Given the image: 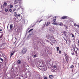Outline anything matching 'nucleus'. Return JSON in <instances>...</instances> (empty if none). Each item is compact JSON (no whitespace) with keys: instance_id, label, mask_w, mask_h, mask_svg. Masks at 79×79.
Masks as SVG:
<instances>
[{"instance_id":"nucleus-1","label":"nucleus","mask_w":79,"mask_h":79,"mask_svg":"<svg viewBox=\"0 0 79 79\" xmlns=\"http://www.w3.org/2000/svg\"><path fill=\"white\" fill-rule=\"evenodd\" d=\"M45 62L44 60H41L39 62L36 61L35 64L37 66H38L39 68L42 71H46L47 70V67L45 66Z\"/></svg>"},{"instance_id":"nucleus-2","label":"nucleus","mask_w":79,"mask_h":79,"mask_svg":"<svg viewBox=\"0 0 79 79\" xmlns=\"http://www.w3.org/2000/svg\"><path fill=\"white\" fill-rule=\"evenodd\" d=\"M46 38L48 39H49L50 41L52 42L55 40V37H54V36L52 34L50 35H46Z\"/></svg>"},{"instance_id":"nucleus-3","label":"nucleus","mask_w":79,"mask_h":79,"mask_svg":"<svg viewBox=\"0 0 79 79\" xmlns=\"http://www.w3.org/2000/svg\"><path fill=\"white\" fill-rule=\"evenodd\" d=\"M73 48L74 50V52L75 53L76 56H77V57L78 56H77V50H79V48H77L76 46H74L73 47Z\"/></svg>"},{"instance_id":"nucleus-4","label":"nucleus","mask_w":79,"mask_h":79,"mask_svg":"<svg viewBox=\"0 0 79 79\" xmlns=\"http://www.w3.org/2000/svg\"><path fill=\"white\" fill-rule=\"evenodd\" d=\"M26 52H27V49L24 48L22 49L21 53L23 55H24V54H25Z\"/></svg>"},{"instance_id":"nucleus-5","label":"nucleus","mask_w":79,"mask_h":79,"mask_svg":"<svg viewBox=\"0 0 79 79\" xmlns=\"http://www.w3.org/2000/svg\"><path fill=\"white\" fill-rule=\"evenodd\" d=\"M49 30L50 31H54V28L52 27H50L49 28Z\"/></svg>"},{"instance_id":"nucleus-6","label":"nucleus","mask_w":79,"mask_h":79,"mask_svg":"<svg viewBox=\"0 0 79 79\" xmlns=\"http://www.w3.org/2000/svg\"><path fill=\"white\" fill-rule=\"evenodd\" d=\"M64 55H65V59L66 60L67 63H68V60H67V58H68V55L67 54H66V53H64Z\"/></svg>"},{"instance_id":"nucleus-7","label":"nucleus","mask_w":79,"mask_h":79,"mask_svg":"<svg viewBox=\"0 0 79 79\" xmlns=\"http://www.w3.org/2000/svg\"><path fill=\"white\" fill-rule=\"evenodd\" d=\"M13 25L12 24H10V30H12L13 29Z\"/></svg>"},{"instance_id":"nucleus-8","label":"nucleus","mask_w":79,"mask_h":79,"mask_svg":"<svg viewBox=\"0 0 79 79\" xmlns=\"http://www.w3.org/2000/svg\"><path fill=\"white\" fill-rule=\"evenodd\" d=\"M67 18H68V16H64L62 18H61V19H66Z\"/></svg>"},{"instance_id":"nucleus-9","label":"nucleus","mask_w":79,"mask_h":79,"mask_svg":"<svg viewBox=\"0 0 79 79\" xmlns=\"http://www.w3.org/2000/svg\"><path fill=\"white\" fill-rule=\"evenodd\" d=\"M63 32L64 35L65 36H66V34H67V32L66 31H64Z\"/></svg>"},{"instance_id":"nucleus-10","label":"nucleus","mask_w":79,"mask_h":79,"mask_svg":"<svg viewBox=\"0 0 79 79\" xmlns=\"http://www.w3.org/2000/svg\"><path fill=\"white\" fill-rule=\"evenodd\" d=\"M56 17H53V21L54 22H55V21H56Z\"/></svg>"},{"instance_id":"nucleus-11","label":"nucleus","mask_w":79,"mask_h":79,"mask_svg":"<svg viewBox=\"0 0 79 79\" xmlns=\"http://www.w3.org/2000/svg\"><path fill=\"white\" fill-rule=\"evenodd\" d=\"M50 24V21H48L46 24V26H48Z\"/></svg>"},{"instance_id":"nucleus-12","label":"nucleus","mask_w":79,"mask_h":79,"mask_svg":"<svg viewBox=\"0 0 79 79\" xmlns=\"http://www.w3.org/2000/svg\"><path fill=\"white\" fill-rule=\"evenodd\" d=\"M18 63L19 64H21V60H19L17 61Z\"/></svg>"},{"instance_id":"nucleus-13","label":"nucleus","mask_w":79,"mask_h":79,"mask_svg":"<svg viewBox=\"0 0 79 79\" xmlns=\"http://www.w3.org/2000/svg\"><path fill=\"white\" fill-rule=\"evenodd\" d=\"M49 77L50 79H53V76L51 75H49Z\"/></svg>"},{"instance_id":"nucleus-14","label":"nucleus","mask_w":79,"mask_h":79,"mask_svg":"<svg viewBox=\"0 0 79 79\" xmlns=\"http://www.w3.org/2000/svg\"><path fill=\"white\" fill-rule=\"evenodd\" d=\"M13 54H14V52L13 53H10V57L11 58V56H13Z\"/></svg>"},{"instance_id":"nucleus-15","label":"nucleus","mask_w":79,"mask_h":79,"mask_svg":"<svg viewBox=\"0 0 79 79\" xmlns=\"http://www.w3.org/2000/svg\"><path fill=\"white\" fill-rule=\"evenodd\" d=\"M59 25L60 26H63V23H60L59 24Z\"/></svg>"},{"instance_id":"nucleus-16","label":"nucleus","mask_w":79,"mask_h":79,"mask_svg":"<svg viewBox=\"0 0 79 79\" xmlns=\"http://www.w3.org/2000/svg\"><path fill=\"white\" fill-rule=\"evenodd\" d=\"M4 5L5 6H6V5H7V3H6V2H4Z\"/></svg>"},{"instance_id":"nucleus-17","label":"nucleus","mask_w":79,"mask_h":79,"mask_svg":"<svg viewBox=\"0 0 79 79\" xmlns=\"http://www.w3.org/2000/svg\"><path fill=\"white\" fill-rule=\"evenodd\" d=\"M8 11V10L7 9H6V8L5 9V11L6 13V12H7V11Z\"/></svg>"},{"instance_id":"nucleus-18","label":"nucleus","mask_w":79,"mask_h":79,"mask_svg":"<svg viewBox=\"0 0 79 79\" xmlns=\"http://www.w3.org/2000/svg\"><path fill=\"white\" fill-rule=\"evenodd\" d=\"M17 3V1L16 0H15L14 1V4H16Z\"/></svg>"},{"instance_id":"nucleus-19","label":"nucleus","mask_w":79,"mask_h":79,"mask_svg":"<svg viewBox=\"0 0 79 79\" xmlns=\"http://www.w3.org/2000/svg\"><path fill=\"white\" fill-rule=\"evenodd\" d=\"M53 24H54V25H57L58 24V23H56L55 22H54L53 23H52Z\"/></svg>"},{"instance_id":"nucleus-20","label":"nucleus","mask_w":79,"mask_h":79,"mask_svg":"<svg viewBox=\"0 0 79 79\" xmlns=\"http://www.w3.org/2000/svg\"><path fill=\"white\" fill-rule=\"evenodd\" d=\"M13 5H10V8H13Z\"/></svg>"},{"instance_id":"nucleus-21","label":"nucleus","mask_w":79,"mask_h":79,"mask_svg":"<svg viewBox=\"0 0 79 79\" xmlns=\"http://www.w3.org/2000/svg\"><path fill=\"white\" fill-rule=\"evenodd\" d=\"M57 51H59L60 50V48L58 47L56 48Z\"/></svg>"},{"instance_id":"nucleus-22","label":"nucleus","mask_w":79,"mask_h":79,"mask_svg":"<svg viewBox=\"0 0 79 79\" xmlns=\"http://www.w3.org/2000/svg\"><path fill=\"white\" fill-rule=\"evenodd\" d=\"M74 65H71L70 66V68H74Z\"/></svg>"},{"instance_id":"nucleus-23","label":"nucleus","mask_w":79,"mask_h":79,"mask_svg":"<svg viewBox=\"0 0 79 79\" xmlns=\"http://www.w3.org/2000/svg\"><path fill=\"white\" fill-rule=\"evenodd\" d=\"M32 30H33V29H31L28 31V32L29 33V32H30L31 31H32Z\"/></svg>"},{"instance_id":"nucleus-24","label":"nucleus","mask_w":79,"mask_h":79,"mask_svg":"<svg viewBox=\"0 0 79 79\" xmlns=\"http://www.w3.org/2000/svg\"><path fill=\"white\" fill-rule=\"evenodd\" d=\"M33 57H34V58H35V57H37V55H36V54L34 55L33 56Z\"/></svg>"},{"instance_id":"nucleus-25","label":"nucleus","mask_w":79,"mask_h":79,"mask_svg":"<svg viewBox=\"0 0 79 79\" xmlns=\"http://www.w3.org/2000/svg\"><path fill=\"white\" fill-rule=\"evenodd\" d=\"M59 53L60 54H61V51L60 50L59 51Z\"/></svg>"},{"instance_id":"nucleus-26","label":"nucleus","mask_w":79,"mask_h":79,"mask_svg":"<svg viewBox=\"0 0 79 79\" xmlns=\"http://www.w3.org/2000/svg\"><path fill=\"white\" fill-rule=\"evenodd\" d=\"M53 67L54 68H56V65H54L53 66Z\"/></svg>"},{"instance_id":"nucleus-27","label":"nucleus","mask_w":79,"mask_h":79,"mask_svg":"<svg viewBox=\"0 0 79 79\" xmlns=\"http://www.w3.org/2000/svg\"><path fill=\"white\" fill-rule=\"evenodd\" d=\"M52 15H50V16H48V19H49V18H50L51 17H52Z\"/></svg>"},{"instance_id":"nucleus-28","label":"nucleus","mask_w":79,"mask_h":79,"mask_svg":"<svg viewBox=\"0 0 79 79\" xmlns=\"http://www.w3.org/2000/svg\"><path fill=\"white\" fill-rule=\"evenodd\" d=\"M79 26V25H77L76 23L74 24V26Z\"/></svg>"},{"instance_id":"nucleus-29","label":"nucleus","mask_w":79,"mask_h":79,"mask_svg":"<svg viewBox=\"0 0 79 79\" xmlns=\"http://www.w3.org/2000/svg\"><path fill=\"white\" fill-rule=\"evenodd\" d=\"M71 54L72 55H74V52L72 53Z\"/></svg>"},{"instance_id":"nucleus-30","label":"nucleus","mask_w":79,"mask_h":79,"mask_svg":"<svg viewBox=\"0 0 79 79\" xmlns=\"http://www.w3.org/2000/svg\"><path fill=\"white\" fill-rule=\"evenodd\" d=\"M9 11L10 12H11V11H12V10L11 9H9Z\"/></svg>"},{"instance_id":"nucleus-31","label":"nucleus","mask_w":79,"mask_h":79,"mask_svg":"<svg viewBox=\"0 0 79 79\" xmlns=\"http://www.w3.org/2000/svg\"><path fill=\"white\" fill-rule=\"evenodd\" d=\"M71 34H72V37H74V35L72 34V33H71Z\"/></svg>"},{"instance_id":"nucleus-32","label":"nucleus","mask_w":79,"mask_h":79,"mask_svg":"<svg viewBox=\"0 0 79 79\" xmlns=\"http://www.w3.org/2000/svg\"><path fill=\"white\" fill-rule=\"evenodd\" d=\"M16 9H14L13 10V12L15 11H16Z\"/></svg>"},{"instance_id":"nucleus-33","label":"nucleus","mask_w":79,"mask_h":79,"mask_svg":"<svg viewBox=\"0 0 79 79\" xmlns=\"http://www.w3.org/2000/svg\"><path fill=\"white\" fill-rule=\"evenodd\" d=\"M64 40L66 41V44H68V42H67V40H65V39H64Z\"/></svg>"},{"instance_id":"nucleus-34","label":"nucleus","mask_w":79,"mask_h":79,"mask_svg":"<svg viewBox=\"0 0 79 79\" xmlns=\"http://www.w3.org/2000/svg\"><path fill=\"white\" fill-rule=\"evenodd\" d=\"M0 60H1V61H3V59H2V58H0Z\"/></svg>"},{"instance_id":"nucleus-35","label":"nucleus","mask_w":79,"mask_h":79,"mask_svg":"<svg viewBox=\"0 0 79 79\" xmlns=\"http://www.w3.org/2000/svg\"><path fill=\"white\" fill-rule=\"evenodd\" d=\"M14 16H15L16 17L17 16H18V14H16V15H15Z\"/></svg>"},{"instance_id":"nucleus-36","label":"nucleus","mask_w":79,"mask_h":79,"mask_svg":"<svg viewBox=\"0 0 79 79\" xmlns=\"http://www.w3.org/2000/svg\"><path fill=\"white\" fill-rule=\"evenodd\" d=\"M46 42H50V41H48V40H46Z\"/></svg>"},{"instance_id":"nucleus-37","label":"nucleus","mask_w":79,"mask_h":79,"mask_svg":"<svg viewBox=\"0 0 79 79\" xmlns=\"http://www.w3.org/2000/svg\"><path fill=\"white\" fill-rule=\"evenodd\" d=\"M17 16L18 17H19L20 16V14L18 15Z\"/></svg>"},{"instance_id":"nucleus-38","label":"nucleus","mask_w":79,"mask_h":79,"mask_svg":"<svg viewBox=\"0 0 79 79\" xmlns=\"http://www.w3.org/2000/svg\"><path fill=\"white\" fill-rule=\"evenodd\" d=\"M2 37V35L0 37V40H1L0 39Z\"/></svg>"},{"instance_id":"nucleus-39","label":"nucleus","mask_w":79,"mask_h":79,"mask_svg":"<svg viewBox=\"0 0 79 79\" xmlns=\"http://www.w3.org/2000/svg\"><path fill=\"white\" fill-rule=\"evenodd\" d=\"M44 79H48L47 78V77H45L44 78Z\"/></svg>"},{"instance_id":"nucleus-40","label":"nucleus","mask_w":79,"mask_h":79,"mask_svg":"<svg viewBox=\"0 0 79 79\" xmlns=\"http://www.w3.org/2000/svg\"><path fill=\"white\" fill-rule=\"evenodd\" d=\"M42 21V20H40V21H39V23H40V22H41V21Z\"/></svg>"},{"instance_id":"nucleus-41","label":"nucleus","mask_w":79,"mask_h":79,"mask_svg":"<svg viewBox=\"0 0 79 79\" xmlns=\"http://www.w3.org/2000/svg\"><path fill=\"white\" fill-rule=\"evenodd\" d=\"M2 31V29H1L0 30V31Z\"/></svg>"},{"instance_id":"nucleus-42","label":"nucleus","mask_w":79,"mask_h":79,"mask_svg":"<svg viewBox=\"0 0 79 79\" xmlns=\"http://www.w3.org/2000/svg\"><path fill=\"white\" fill-rule=\"evenodd\" d=\"M15 39L16 40H17V38L16 37H15Z\"/></svg>"},{"instance_id":"nucleus-43","label":"nucleus","mask_w":79,"mask_h":79,"mask_svg":"<svg viewBox=\"0 0 79 79\" xmlns=\"http://www.w3.org/2000/svg\"><path fill=\"white\" fill-rule=\"evenodd\" d=\"M77 27L79 28V25H77Z\"/></svg>"},{"instance_id":"nucleus-44","label":"nucleus","mask_w":79,"mask_h":79,"mask_svg":"<svg viewBox=\"0 0 79 79\" xmlns=\"http://www.w3.org/2000/svg\"><path fill=\"white\" fill-rule=\"evenodd\" d=\"M73 2H74V1H72V3H73Z\"/></svg>"},{"instance_id":"nucleus-45","label":"nucleus","mask_w":79,"mask_h":79,"mask_svg":"<svg viewBox=\"0 0 79 79\" xmlns=\"http://www.w3.org/2000/svg\"><path fill=\"white\" fill-rule=\"evenodd\" d=\"M18 1H21L22 0H18Z\"/></svg>"},{"instance_id":"nucleus-46","label":"nucleus","mask_w":79,"mask_h":79,"mask_svg":"<svg viewBox=\"0 0 79 79\" xmlns=\"http://www.w3.org/2000/svg\"><path fill=\"white\" fill-rule=\"evenodd\" d=\"M50 43V44H51V45H52V43H51V42H49Z\"/></svg>"},{"instance_id":"nucleus-47","label":"nucleus","mask_w":79,"mask_h":79,"mask_svg":"<svg viewBox=\"0 0 79 79\" xmlns=\"http://www.w3.org/2000/svg\"><path fill=\"white\" fill-rule=\"evenodd\" d=\"M14 14H16V12H14Z\"/></svg>"},{"instance_id":"nucleus-48","label":"nucleus","mask_w":79,"mask_h":79,"mask_svg":"<svg viewBox=\"0 0 79 79\" xmlns=\"http://www.w3.org/2000/svg\"><path fill=\"white\" fill-rule=\"evenodd\" d=\"M7 29H8V26H7Z\"/></svg>"},{"instance_id":"nucleus-49","label":"nucleus","mask_w":79,"mask_h":79,"mask_svg":"<svg viewBox=\"0 0 79 79\" xmlns=\"http://www.w3.org/2000/svg\"><path fill=\"white\" fill-rule=\"evenodd\" d=\"M51 45H53V44H52Z\"/></svg>"},{"instance_id":"nucleus-50","label":"nucleus","mask_w":79,"mask_h":79,"mask_svg":"<svg viewBox=\"0 0 79 79\" xmlns=\"http://www.w3.org/2000/svg\"><path fill=\"white\" fill-rule=\"evenodd\" d=\"M78 44H79V41H78Z\"/></svg>"},{"instance_id":"nucleus-51","label":"nucleus","mask_w":79,"mask_h":79,"mask_svg":"<svg viewBox=\"0 0 79 79\" xmlns=\"http://www.w3.org/2000/svg\"><path fill=\"white\" fill-rule=\"evenodd\" d=\"M78 66L79 67V64H78Z\"/></svg>"},{"instance_id":"nucleus-52","label":"nucleus","mask_w":79,"mask_h":79,"mask_svg":"<svg viewBox=\"0 0 79 79\" xmlns=\"http://www.w3.org/2000/svg\"><path fill=\"white\" fill-rule=\"evenodd\" d=\"M26 69H27V67H26Z\"/></svg>"}]
</instances>
